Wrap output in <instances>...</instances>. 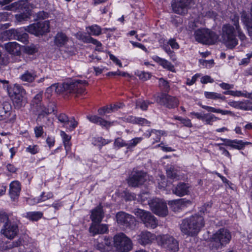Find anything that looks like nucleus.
Masks as SVG:
<instances>
[{"label": "nucleus", "instance_id": "nucleus-34", "mask_svg": "<svg viewBox=\"0 0 252 252\" xmlns=\"http://www.w3.org/2000/svg\"><path fill=\"white\" fill-rule=\"evenodd\" d=\"M219 119L214 115L210 113H205L204 116V121L206 125H212L214 122L216 121Z\"/></svg>", "mask_w": 252, "mask_h": 252}, {"label": "nucleus", "instance_id": "nucleus-42", "mask_svg": "<svg viewBox=\"0 0 252 252\" xmlns=\"http://www.w3.org/2000/svg\"><path fill=\"white\" fill-rule=\"evenodd\" d=\"M136 74L139 76V78L143 81H146L150 79L151 77V74L149 72L145 71H138Z\"/></svg>", "mask_w": 252, "mask_h": 252}, {"label": "nucleus", "instance_id": "nucleus-22", "mask_svg": "<svg viewBox=\"0 0 252 252\" xmlns=\"http://www.w3.org/2000/svg\"><path fill=\"white\" fill-rule=\"evenodd\" d=\"M155 236L151 232L145 231H142L138 235V242L142 245H146L152 243L154 239Z\"/></svg>", "mask_w": 252, "mask_h": 252}, {"label": "nucleus", "instance_id": "nucleus-41", "mask_svg": "<svg viewBox=\"0 0 252 252\" xmlns=\"http://www.w3.org/2000/svg\"><path fill=\"white\" fill-rule=\"evenodd\" d=\"M161 65L164 68L167 69L172 72H175L174 65L168 61L163 59L161 63Z\"/></svg>", "mask_w": 252, "mask_h": 252}, {"label": "nucleus", "instance_id": "nucleus-19", "mask_svg": "<svg viewBox=\"0 0 252 252\" xmlns=\"http://www.w3.org/2000/svg\"><path fill=\"white\" fill-rule=\"evenodd\" d=\"M108 225L105 224H100V223H92L89 228L90 232L93 236L97 234H104L108 232Z\"/></svg>", "mask_w": 252, "mask_h": 252}, {"label": "nucleus", "instance_id": "nucleus-7", "mask_svg": "<svg viewBox=\"0 0 252 252\" xmlns=\"http://www.w3.org/2000/svg\"><path fill=\"white\" fill-rule=\"evenodd\" d=\"M87 85L86 81L76 80L63 84V90L67 93L83 94L85 91V87Z\"/></svg>", "mask_w": 252, "mask_h": 252}, {"label": "nucleus", "instance_id": "nucleus-9", "mask_svg": "<svg viewBox=\"0 0 252 252\" xmlns=\"http://www.w3.org/2000/svg\"><path fill=\"white\" fill-rule=\"evenodd\" d=\"M158 244L171 252H176L179 249L178 242L172 236L168 235L160 236L158 238Z\"/></svg>", "mask_w": 252, "mask_h": 252}, {"label": "nucleus", "instance_id": "nucleus-12", "mask_svg": "<svg viewBox=\"0 0 252 252\" xmlns=\"http://www.w3.org/2000/svg\"><path fill=\"white\" fill-rule=\"evenodd\" d=\"M152 211L156 215L164 217L168 214L166 203L162 200L156 198L149 202Z\"/></svg>", "mask_w": 252, "mask_h": 252}, {"label": "nucleus", "instance_id": "nucleus-23", "mask_svg": "<svg viewBox=\"0 0 252 252\" xmlns=\"http://www.w3.org/2000/svg\"><path fill=\"white\" fill-rule=\"evenodd\" d=\"M104 217V213L102 210V207L101 205L97 206L92 211L91 219L92 223H100Z\"/></svg>", "mask_w": 252, "mask_h": 252}, {"label": "nucleus", "instance_id": "nucleus-3", "mask_svg": "<svg viewBox=\"0 0 252 252\" xmlns=\"http://www.w3.org/2000/svg\"><path fill=\"white\" fill-rule=\"evenodd\" d=\"M231 239V235L229 230L220 228L214 233L211 240L212 246L216 249H221L228 244Z\"/></svg>", "mask_w": 252, "mask_h": 252}, {"label": "nucleus", "instance_id": "nucleus-40", "mask_svg": "<svg viewBox=\"0 0 252 252\" xmlns=\"http://www.w3.org/2000/svg\"><path fill=\"white\" fill-rule=\"evenodd\" d=\"M10 222L7 214L3 211L0 212V224L2 223L3 225V224H8Z\"/></svg>", "mask_w": 252, "mask_h": 252}, {"label": "nucleus", "instance_id": "nucleus-56", "mask_svg": "<svg viewBox=\"0 0 252 252\" xmlns=\"http://www.w3.org/2000/svg\"><path fill=\"white\" fill-rule=\"evenodd\" d=\"M236 32L237 33V35L239 39L242 41H244L246 39V36L245 34L241 30L240 27L235 29Z\"/></svg>", "mask_w": 252, "mask_h": 252}, {"label": "nucleus", "instance_id": "nucleus-58", "mask_svg": "<svg viewBox=\"0 0 252 252\" xmlns=\"http://www.w3.org/2000/svg\"><path fill=\"white\" fill-rule=\"evenodd\" d=\"M168 44L171 47L172 49H178L179 48V45L174 38H171L169 40Z\"/></svg>", "mask_w": 252, "mask_h": 252}, {"label": "nucleus", "instance_id": "nucleus-53", "mask_svg": "<svg viewBox=\"0 0 252 252\" xmlns=\"http://www.w3.org/2000/svg\"><path fill=\"white\" fill-rule=\"evenodd\" d=\"M95 142H96L95 144H98L99 146H102L108 144L111 141L108 140L103 139L102 137H98L95 139Z\"/></svg>", "mask_w": 252, "mask_h": 252}, {"label": "nucleus", "instance_id": "nucleus-26", "mask_svg": "<svg viewBox=\"0 0 252 252\" xmlns=\"http://www.w3.org/2000/svg\"><path fill=\"white\" fill-rule=\"evenodd\" d=\"M8 94L12 99L20 95L26 94V91L22 87L18 84H15L13 86L10 87L9 89H8Z\"/></svg>", "mask_w": 252, "mask_h": 252}, {"label": "nucleus", "instance_id": "nucleus-33", "mask_svg": "<svg viewBox=\"0 0 252 252\" xmlns=\"http://www.w3.org/2000/svg\"><path fill=\"white\" fill-rule=\"evenodd\" d=\"M204 95L207 98L212 99H221L222 100H224L225 99V97L223 95H221V94H218L215 92H205Z\"/></svg>", "mask_w": 252, "mask_h": 252}, {"label": "nucleus", "instance_id": "nucleus-61", "mask_svg": "<svg viewBox=\"0 0 252 252\" xmlns=\"http://www.w3.org/2000/svg\"><path fill=\"white\" fill-rule=\"evenodd\" d=\"M20 6V3L19 2H15L7 6L6 9L10 10H13L14 9H16L17 8H19Z\"/></svg>", "mask_w": 252, "mask_h": 252}, {"label": "nucleus", "instance_id": "nucleus-27", "mask_svg": "<svg viewBox=\"0 0 252 252\" xmlns=\"http://www.w3.org/2000/svg\"><path fill=\"white\" fill-rule=\"evenodd\" d=\"M20 190V184L18 181H13L10 184L9 194L11 198L13 200L18 197Z\"/></svg>", "mask_w": 252, "mask_h": 252}, {"label": "nucleus", "instance_id": "nucleus-64", "mask_svg": "<svg viewBox=\"0 0 252 252\" xmlns=\"http://www.w3.org/2000/svg\"><path fill=\"white\" fill-rule=\"evenodd\" d=\"M214 82V80L211 78L210 76L205 75L202 77L201 79V82L202 84H206L208 82L212 83Z\"/></svg>", "mask_w": 252, "mask_h": 252}, {"label": "nucleus", "instance_id": "nucleus-28", "mask_svg": "<svg viewBox=\"0 0 252 252\" xmlns=\"http://www.w3.org/2000/svg\"><path fill=\"white\" fill-rule=\"evenodd\" d=\"M5 48L8 53L12 55H19L20 53V46L15 42L5 44Z\"/></svg>", "mask_w": 252, "mask_h": 252}, {"label": "nucleus", "instance_id": "nucleus-18", "mask_svg": "<svg viewBox=\"0 0 252 252\" xmlns=\"http://www.w3.org/2000/svg\"><path fill=\"white\" fill-rule=\"evenodd\" d=\"M189 187L188 184L180 182L176 186L173 187L172 191L174 194L182 197L189 194Z\"/></svg>", "mask_w": 252, "mask_h": 252}, {"label": "nucleus", "instance_id": "nucleus-49", "mask_svg": "<svg viewBox=\"0 0 252 252\" xmlns=\"http://www.w3.org/2000/svg\"><path fill=\"white\" fill-rule=\"evenodd\" d=\"M53 197V194L52 192H48L46 194L44 192H43L41 195L37 198H39L40 202L45 201L48 199L51 198Z\"/></svg>", "mask_w": 252, "mask_h": 252}, {"label": "nucleus", "instance_id": "nucleus-47", "mask_svg": "<svg viewBox=\"0 0 252 252\" xmlns=\"http://www.w3.org/2000/svg\"><path fill=\"white\" fill-rule=\"evenodd\" d=\"M114 146L118 148L126 147L127 148V143L121 138H117L114 142Z\"/></svg>", "mask_w": 252, "mask_h": 252}, {"label": "nucleus", "instance_id": "nucleus-39", "mask_svg": "<svg viewBox=\"0 0 252 252\" xmlns=\"http://www.w3.org/2000/svg\"><path fill=\"white\" fill-rule=\"evenodd\" d=\"M78 123L76 121L74 117H72L69 119V124L65 126L69 131L73 130L78 126Z\"/></svg>", "mask_w": 252, "mask_h": 252}, {"label": "nucleus", "instance_id": "nucleus-63", "mask_svg": "<svg viewBox=\"0 0 252 252\" xmlns=\"http://www.w3.org/2000/svg\"><path fill=\"white\" fill-rule=\"evenodd\" d=\"M98 112L100 115H104L106 113H109L111 112V111L110 109V107L106 106L99 109Z\"/></svg>", "mask_w": 252, "mask_h": 252}, {"label": "nucleus", "instance_id": "nucleus-14", "mask_svg": "<svg viewBox=\"0 0 252 252\" xmlns=\"http://www.w3.org/2000/svg\"><path fill=\"white\" fill-rule=\"evenodd\" d=\"M156 101L169 109L177 107L179 104V100L177 98L164 93L157 97Z\"/></svg>", "mask_w": 252, "mask_h": 252}, {"label": "nucleus", "instance_id": "nucleus-44", "mask_svg": "<svg viewBox=\"0 0 252 252\" xmlns=\"http://www.w3.org/2000/svg\"><path fill=\"white\" fill-rule=\"evenodd\" d=\"M143 138L142 137H135L133 138L127 143V149L134 147L138 143H140Z\"/></svg>", "mask_w": 252, "mask_h": 252}, {"label": "nucleus", "instance_id": "nucleus-48", "mask_svg": "<svg viewBox=\"0 0 252 252\" xmlns=\"http://www.w3.org/2000/svg\"><path fill=\"white\" fill-rule=\"evenodd\" d=\"M109 244L110 243H108L107 242H106L105 244L98 243L95 246V248L96 250L99 251L100 252H107V250L106 249L105 245L109 246Z\"/></svg>", "mask_w": 252, "mask_h": 252}, {"label": "nucleus", "instance_id": "nucleus-25", "mask_svg": "<svg viewBox=\"0 0 252 252\" xmlns=\"http://www.w3.org/2000/svg\"><path fill=\"white\" fill-rule=\"evenodd\" d=\"M11 99L14 108L17 109H20L24 107L28 103L26 94L17 96Z\"/></svg>", "mask_w": 252, "mask_h": 252}, {"label": "nucleus", "instance_id": "nucleus-20", "mask_svg": "<svg viewBox=\"0 0 252 252\" xmlns=\"http://www.w3.org/2000/svg\"><path fill=\"white\" fill-rule=\"evenodd\" d=\"M220 140L225 142L224 145L239 150L243 149L246 145L251 144L249 142H243L242 140H232L223 138H220Z\"/></svg>", "mask_w": 252, "mask_h": 252}, {"label": "nucleus", "instance_id": "nucleus-29", "mask_svg": "<svg viewBox=\"0 0 252 252\" xmlns=\"http://www.w3.org/2000/svg\"><path fill=\"white\" fill-rule=\"evenodd\" d=\"M87 119L91 122L98 124L102 126L109 127L111 123L97 116H87Z\"/></svg>", "mask_w": 252, "mask_h": 252}, {"label": "nucleus", "instance_id": "nucleus-31", "mask_svg": "<svg viewBox=\"0 0 252 252\" xmlns=\"http://www.w3.org/2000/svg\"><path fill=\"white\" fill-rule=\"evenodd\" d=\"M36 77V74L35 71L27 70L20 76V78L23 81L32 82Z\"/></svg>", "mask_w": 252, "mask_h": 252}, {"label": "nucleus", "instance_id": "nucleus-13", "mask_svg": "<svg viewBox=\"0 0 252 252\" xmlns=\"http://www.w3.org/2000/svg\"><path fill=\"white\" fill-rule=\"evenodd\" d=\"M25 29L26 28L24 29L9 30L5 32V34L9 39L17 40L24 44H27L29 42V35L25 32Z\"/></svg>", "mask_w": 252, "mask_h": 252}, {"label": "nucleus", "instance_id": "nucleus-51", "mask_svg": "<svg viewBox=\"0 0 252 252\" xmlns=\"http://www.w3.org/2000/svg\"><path fill=\"white\" fill-rule=\"evenodd\" d=\"M171 204L174 206H177L179 209L184 206V201L183 199H179L171 201Z\"/></svg>", "mask_w": 252, "mask_h": 252}, {"label": "nucleus", "instance_id": "nucleus-38", "mask_svg": "<svg viewBox=\"0 0 252 252\" xmlns=\"http://www.w3.org/2000/svg\"><path fill=\"white\" fill-rule=\"evenodd\" d=\"M239 109L244 110L252 111V102L250 100L240 101Z\"/></svg>", "mask_w": 252, "mask_h": 252}, {"label": "nucleus", "instance_id": "nucleus-62", "mask_svg": "<svg viewBox=\"0 0 252 252\" xmlns=\"http://www.w3.org/2000/svg\"><path fill=\"white\" fill-rule=\"evenodd\" d=\"M150 123L148 120H147L146 119H145L144 118H139V117L136 118V123L135 124H138V125H148Z\"/></svg>", "mask_w": 252, "mask_h": 252}, {"label": "nucleus", "instance_id": "nucleus-50", "mask_svg": "<svg viewBox=\"0 0 252 252\" xmlns=\"http://www.w3.org/2000/svg\"><path fill=\"white\" fill-rule=\"evenodd\" d=\"M9 63V58L5 54H2L0 53V65H6Z\"/></svg>", "mask_w": 252, "mask_h": 252}, {"label": "nucleus", "instance_id": "nucleus-10", "mask_svg": "<svg viewBox=\"0 0 252 252\" xmlns=\"http://www.w3.org/2000/svg\"><path fill=\"white\" fill-rule=\"evenodd\" d=\"M25 30L36 36L42 35L49 31V21H45L31 24Z\"/></svg>", "mask_w": 252, "mask_h": 252}, {"label": "nucleus", "instance_id": "nucleus-11", "mask_svg": "<svg viewBox=\"0 0 252 252\" xmlns=\"http://www.w3.org/2000/svg\"><path fill=\"white\" fill-rule=\"evenodd\" d=\"M43 93L36 94L31 102V105L38 113V117H44L49 114V110L42 103Z\"/></svg>", "mask_w": 252, "mask_h": 252}, {"label": "nucleus", "instance_id": "nucleus-6", "mask_svg": "<svg viewBox=\"0 0 252 252\" xmlns=\"http://www.w3.org/2000/svg\"><path fill=\"white\" fill-rule=\"evenodd\" d=\"M135 215L138 217L147 228H155L158 225L157 218L150 212L140 209L134 210Z\"/></svg>", "mask_w": 252, "mask_h": 252}, {"label": "nucleus", "instance_id": "nucleus-54", "mask_svg": "<svg viewBox=\"0 0 252 252\" xmlns=\"http://www.w3.org/2000/svg\"><path fill=\"white\" fill-rule=\"evenodd\" d=\"M16 18L19 22L27 20L29 18V14L27 13H21L16 15Z\"/></svg>", "mask_w": 252, "mask_h": 252}, {"label": "nucleus", "instance_id": "nucleus-36", "mask_svg": "<svg viewBox=\"0 0 252 252\" xmlns=\"http://www.w3.org/2000/svg\"><path fill=\"white\" fill-rule=\"evenodd\" d=\"M22 244V240L19 239L16 241L6 243L3 248L4 250L11 249L15 247H18Z\"/></svg>", "mask_w": 252, "mask_h": 252}, {"label": "nucleus", "instance_id": "nucleus-59", "mask_svg": "<svg viewBox=\"0 0 252 252\" xmlns=\"http://www.w3.org/2000/svg\"><path fill=\"white\" fill-rule=\"evenodd\" d=\"M34 132L36 137H40L43 133L42 126H36L34 128Z\"/></svg>", "mask_w": 252, "mask_h": 252}, {"label": "nucleus", "instance_id": "nucleus-60", "mask_svg": "<svg viewBox=\"0 0 252 252\" xmlns=\"http://www.w3.org/2000/svg\"><path fill=\"white\" fill-rule=\"evenodd\" d=\"M38 147L36 145L29 146L27 148V151L32 154H35L38 152Z\"/></svg>", "mask_w": 252, "mask_h": 252}, {"label": "nucleus", "instance_id": "nucleus-21", "mask_svg": "<svg viewBox=\"0 0 252 252\" xmlns=\"http://www.w3.org/2000/svg\"><path fill=\"white\" fill-rule=\"evenodd\" d=\"M144 135L147 137H151L152 143L154 144L156 142L160 141L161 136H166V132L163 130L154 129L147 131L144 133Z\"/></svg>", "mask_w": 252, "mask_h": 252}, {"label": "nucleus", "instance_id": "nucleus-2", "mask_svg": "<svg viewBox=\"0 0 252 252\" xmlns=\"http://www.w3.org/2000/svg\"><path fill=\"white\" fill-rule=\"evenodd\" d=\"M235 32V28L230 24H225L222 27V41L229 49L233 48L238 44Z\"/></svg>", "mask_w": 252, "mask_h": 252}, {"label": "nucleus", "instance_id": "nucleus-16", "mask_svg": "<svg viewBox=\"0 0 252 252\" xmlns=\"http://www.w3.org/2000/svg\"><path fill=\"white\" fill-rule=\"evenodd\" d=\"M19 232L17 224L14 222H10L8 224H3L1 229V233L9 239H13Z\"/></svg>", "mask_w": 252, "mask_h": 252}, {"label": "nucleus", "instance_id": "nucleus-55", "mask_svg": "<svg viewBox=\"0 0 252 252\" xmlns=\"http://www.w3.org/2000/svg\"><path fill=\"white\" fill-rule=\"evenodd\" d=\"M136 108L139 107L143 110H146L148 108V104L145 101H138L136 103Z\"/></svg>", "mask_w": 252, "mask_h": 252}, {"label": "nucleus", "instance_id": "nucleus-24", "mask_svg": "<svg viewBox=\"0 0 252 252\" xmlns=\"http://www.w3.org/2000/svg\"><path fill=\"white\" fill-rule=\"evenodd\" d=\"M11 110V106L8 102H0V121L7 118Z\"/></svg>", "mask_w": 252, "mask_h": 252}, {"label": "nucleus", "instance_id": "nucleus-43", "mask_svg": "<svg viewBox=\"0 0 252 252\" xmlns=\"http://www.w3.org/2000/svg\"><path fill=\"white\" fill-rule=\"evenodd\" d=\"M58 119L61 123L63 124V126L69 124V118L68 116L64 113L60 114L58 116Z\"/></svg>", "mask_w": 252, "mask_h": 252}, {"label": "nucleus", "instance_id": "nucleus-35", "mask_svg": "<svg viewBox=\"0 0 252 252\" xmlns=\"http://www.w3.org/2000/svg\"><path fill=\"white\" fill-rule=\"evenodd\" d=\"M167 176L171 179H176L178 177V170L174 166H170L166 170Z\"/></svg>", "mask_w": 252, "mask_h": 252}, {"label": "nucleus", "instance_id": "nucleus-57", "mask_svg": "<svg viewBox=\"0 0 252 252\" xmlns=\"http://www.w3.org/2000/svg\"><path fill=\"white\" fill-rule=\"evenodd\" d=\"M91 43H92L95 45H96V50L98 51H101V49H100V47L102 46V44L98 41L97 40L94 39L92 37V39H91Z\"/></svg>", "mask_w": 252, "mask_h": 252}, {"label": "nucleus", "instance_id": "nucleus-17", "mask_svg": "<svg viewBox=\"0 0 252 252\" xmlns=\"http://www.w3.org/2000/svg\"><path fill=\"white\" fill-rule=\"evenodd\" d=\"M146 181V174L142 171L133 173L128 181L129 186L137 187L142 185Z\"/></svg>", "mask_w": 252, "mask_h": 252}, {"label": "nucleus", "instance_id": "nucleus-52", "mask_svg": "<svg viewBox=\"0 0 252 252\" xmlns=\"http://www.w3.org/2000/svg\"><path fill=\"white\" fill-rule=\"evenodd\" d=\"M159 85L160 87H162L163 90L165 91H167L169 88L168 82L164 80L163 78H160L159 79Z\"/></svg>", "mask_w": 252, "mask_h": 252}, {"label": "nucleus", "instance_id": "nucleus-1", "mask_svg": "<svg viewBox=\"0 0 252 252\" xmlns=\"http://www.w3.org/2000/svg\"><path fill=\"white\" fill-rule=\"evenodd\" d=\"M204 226L203 218L195 215L183 220L181 226L182 232L188 236L196 235Z\"/></svg>", "mask_w": 252, "mask_h": 252}, {"label": "nucleus", "instance_id": "nucleus-37", "mask_svg": "<svg viewBox=\"0 0 252 252\" xmlns=\"http://www.w3.org/2000/svg\"><path fill=\"white\" fill-rule=\"evenodd\" d=\"M42 213L40 212H33L27 213V217L32 220H37L42 217Z\"/></svg>", "mask_w": 252, "mask_h": 252}, {"label": "nucleus", "instance_id": "nucleus-46", "mask_svg": "<svg viewBox=\"0 0 252 252\" xmlns=\"http://www.w3.org/2000/svg\"><path fill=\"white\" fill-rule=\"evenodd\" d=\"M25 52L29 55H32L37 52V48L35 45L32 44L26 46Z\"/></svg>", "mask_w": 252, "mask_h": 252}, {"label": "nucleus", "instance_id": "nucleus-45", "mask_svg": "<svg viewBox=\"0 0 252 252\" xmlns=\"http://www.w3.org/2000/svg\"><path fill=\"white\" fill-rule=\"evenodd\" d=\"M230 20L233 23V26L234 28H238L240 26L239 25V17L237 14H233L230 16Z\"/></svg>", "mask_w": 252, "mask_h": 252}, {"label": "nucleus", "instance_id": "nucleus-32", "mask_svg": "<svg viewBox=\"0 0 252 252\" xmlns=\"http://www.w3.org/2000/svg\"><path fill=\"white\" fill-rule=\"evenodd\" d=\"M87 29L90 30V31L87 30V32L89 35L97 36L101 33V28L97 25L90 26L87 28Z\"/></svg>", "mask_w": 252, "mask_h": 252}, {"label": "nucleus", "instance_id": "nucleus-8", "mask_svg": "<svg viewBox=\"0 0 252 252\" xmlns=\"http://www.w3.org/2000/svg\"><path fill=\"white\" fill-rule=\"evenodd\" d=\"M116 218L118 225L123 229H132L135 225V218L125 212L118 213Z\"/></svg>", "mask_w": 252, "mask_h": 252}, {"label": "nucleus", "instance_id": "nucleus-30", "mask_svg": "<svg viewBox=\"0 0 252 252\" xmlns=\"http://www.w3.org/2000/svg\"><path fill=\"white\" fill-rule=\"evenodd\" d=\"M68 41V37L63 32H58L55 37V43L58 47L65 45Z\"/></svg>", "mask_w": 252, "mask_h": 252}, {"label": "nucleus", "instance_id": "nucleus-15", "mask_svg": "<svg viewBox=\"0 0 252 252\" xmlns=\"http://www.w3.org/2000/svg\"><path fill=\"white\" fill-rule=\"evenodd\" d=\"M192 0H173L172 7L175 13L183 15L187 13Z\"/></svg>", "mask_w": 252, "mask_h": 252}, {"label": "nucleus", "instance_id": "nucleus-5", "mask_svg": "<svg viewBox=\"0 0 252 252\" xmlns=\"http://www.w3.org/2000/svg\"><path fill=\"white\" fill-rule=\"evenodd\" d=\"M195 38L198 42L205 44H213L218 39V35L208 29H198L194 33Z\"/></svg>", "mask_w": 252, "mask_h": 252}, {"label": "nucleus", "instance_id": "nucleus-4", "mask_svg": "<svg viewBox=\"0 0 252 252\" xmlns=\"http://www.w3.org/2000/svg\"><path fill=\"white\" fill-rule=\"evenodd\" d=\"M113 245L118 252H128L132 248L131 240L124 233H119L113 237Z\"/></svg>", "mask_w": 252, "mask_h": 252}]
</instances>
